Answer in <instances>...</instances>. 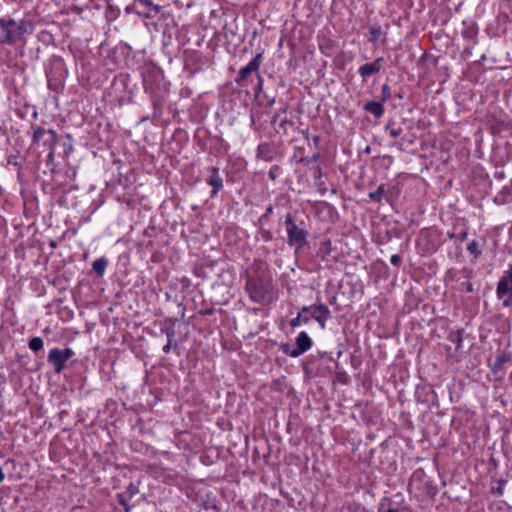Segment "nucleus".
Here are the masks:
<instances>
[{
    "instance_id": "1",
    "label": "nucleus",
    "mask_w": 512,
    "mask_h": 512,
    "mask_svg": "<svg viewBox=\"0 0 512 512\" xmlns=\"http://www.w3.org/2000/svg\"><path fill=\"white\" fill-rule=\"evenodd\" d=\"M31 23L0 18V43H15L23 34L32 33Z\"/></svg>"
},
{
    "instance_id": "2",
    "label": "nucleus",
    "mask_w": 512,
    "mask_h": 512,
    "mask_svg": "<svg viewBox=\"0 0 512 512\" xmlns=\"http://www.w3.org/2000/svg\"><path fill=\"white\" fill-rule=\"evenodd\" d=\"M272 285L268 280L262 277L247 276L245 290L250 299L258 304L265 305L271 301Z\"/></svg>"
},
{
    "instance_id": "3",
    "label": "nucleus",
    "mask_w": 512,
    "mask_h": 512,
    "mask_svg": "<svg viewBox=\"0 0 512 512\" xmlns=\"http://www.w3.org/2000/svg\"><path fill=\"white\" fill-rule=\"evenodd\" d=\"M284 223L287 232V244L294 247L296 251L302 249L307 244L308 231L299 227L290 213L285 216Z\"/></svg>"
},
{
    "instance_id": "4",
    "label": "nucleus",
    "mask_w": 512,
    "mask_h": 512,
    "mask_svg": "<svg viewBox=\"0 0 512 512\" xmlns=\"http://www.w3.org/2000/svg\"><path fill=\"white\" fill-rule=\"evenodd\" d=\"M498 299L503 300V305L508 307L512 303V265L504 271L496 288Z\"/></svg>"
},
{
    "instance_id": "5",
    "label": "nucleus",
    "mask_w": 512,
    "mask_h": 512,
    "mask_svg": "<svg viewBox=\"0 0 512 512\" xmlns=\"http://www.w3.org/2000/svg\"><path fill=\"white\" fill-rule=\"evenodd\" d=\"M73 354L74 352L71 348H54L50 350L48 354V362L54 366L56 373H60L65 367V362L71 358Z\"/></svg>"
},
{
    "instance_id": "6",
    "label": "nucleus",
    "mask_w": 512,
    "mask_h": 512,
    "mask_svg": "<svg viewBox=\"0 0 512 512\" xmlns=\"http://www.w3.org/2000/svg\"><path fill=\"white\" fill-rule=\"evenodd\" d=\"M46 76L49 88L54 91L60 90L63 87L65 79L63 64L61 62L55 63L53 67L46 72Z\"/></svg>"
},
{
    "instance_id": "7",
    "label": "nucleus",
    "mask_w": 512,
    "mask_h": 512,
    "mask_svg": "<svg viewBox=\"0 0 512 512\" xmlns=\"http://www.w3.org/2000/svg\"><path fill=\"white\" fill-rule=\"evenodd\" d=\"M44 139V145L49 148L48 158L51 159L54 154V147L57 143V134L53 130L45 131L44 129H38L34 132V140Z\"/></svg>"
},
{
    "instance_id": "8",
    "label": "nucleus",
    "mask_w": 512,
    "mask_h": 512,
    "mask_svg": "<svg viewBox=\"0 0 512 512\" xmlns=\"http://www.w3.org/2000/svg\"><path fill=\"white\" fill-rule=\"evenodd\" d=\"M262 60V54H257L247 66L240 69L237 78L235 79V82L242 86L244 84V81L246 80L247 76L251 74L254 71H258L260 64Z\"/></svg>"
},
{
    "instance_id": "9",
    "label": "nucleus",
    "mask_w": 512,
    "mask_h": 512,
    "mask_svg": "<svg viewBox=\"0 0 512 512\" xmlns=\"http://www.w3.org/2000/svg\"><path fill=\"white\" fill-rule=\"evenodd\" d=\"M134 8L138 14L145 17H151L160 11V7L153 4L151 0H135Z\"/></svg>"
},
{
    "instance_id": "10",
    "label": "nucleus",
    "mask_w": 512,
    "mask_h": 512,
    "mask_svg": "<svg viewBox=\"0 0 512 512\" xmlns=\"http://www.w3.org/2000/svg\"><path fill=\"white\" fill-rule=\"evenodd\" d=\"M383 58H377L372 63H366L359 68V74L362 77V80L365 81L366 78L378 74L382 69Z\"/></svg>"
},
{
    "instance_id": "11",
    "label": "nucleus",
    "mask_w": 512,
    "mask_h": 512,
    "mask_svg": "<svg viewBox=\"0 0 512 512\" xmlns=\"http://www.w3.org/2000/svg\"><path fill=\"white\" fill-rule=\"evenodd\" d=\"M209 176L206 179V182L212 186V195H215L223 188V180L219 175V168L210 167L208 168Z\"/></svg>"
},
{
    "instance_id": "12",
    "label": "nucleus",
    "mask_w": 512,
    "mask_h": 512,
    "mask_svg": "<svg viewBox=\"0 0 512 512\" xmlns=\"http://www.w3.org/2000/svg\"><path fill=\"white\" fill-rule=\"evenodd\" d=\"M302 312H309L315 320L323 318V316H331L329 308L324 304L304 306Z\"/></svg>"
},
{
    "instance_id": "13",
    "label": "nucleus",
    "mask_w": 512,
    "mask_h": 512,
    "mask_svg": "<svg viewBox=\"0 0 512 512\" xmlns=\"http://www.w3.org/2000/svg\"><path fill=\"white\" fill-rule=\"evenodd\" d=\"M312 346V340L306 332H301L296 337V349L295 354H303L308 351Z\"/></svg>"
},
{
    "instance_id": "14",
    "label": "nucleus",
    "mask_w": 512,
    "mask_h": 512,
    "mask_svg": "<svg viewBox=\"0 0 512 512\" xmlns=\"http://www.w3.org/2000/svg\"><path fill=\"white\" fill-rule=\"evenodd\" d=\"M364 110L367 112L373 114L375 117L380 118L384 112L385 109L383 105L380 102L377 101H369L364 105Z\"/></svg>"
},
{
    "instance_id": "15",
    "label": "nucleus",
    "mask_w": 512,
    "mask_h": 512,
    "mask_svg": "<svg viewBox=\"0 0 512 512\" xmlns=\"http://www.w3.org/2000/svg\"><path fill=\"white\" fill-rule=\"evenodd\" d=\"M508 361H510V356L507 353H505V352L498 353L495 357L494 363L491 366L492 370L494 372L501 370L503 368L504 364L507 363Z\"/></svg>"
},
{
    "instance_id": "16",
    "label": "nucleus",
    "mask_w": 512,
    "mask_h": 512,
    "mask_svg": "<svg viewBox=\"0 0 512 512\" xmlns=\"http://www.w3.org/2000/svg\"><path fill=\"white\" fill-rule=\"evenodd\" d=\"M385 129L389 132L390 137H392L394 139L398 138L403 132L402 127L397 126L394 121H389L386 124Z\"/></svg>"
},
{
    "instance_id": "17",
    "label": "nucleus",
    "mask_w": 512,
    "mask_h": 512,
    "mask_svg": "<svg viewBox=\"0 0 512 512\" xmlns=\"http://www.w3.org/2000/svg\"><path fill=\"white\" fill-rule=\"evenodd\" d=\"M381 27L379 25H373L369 28L368 41L375 42L381 35Z\"/></svg>"
},
{
    "instance_id": "18",
    "label": "nucleus",
    "mask_w": 512,
    "mask_h": 512,
    "mask_svg": "<svg viewBox=\"0 0 512 512\" xmlns=\"http://www.w3.org/2000/svg\"><path fill=\"white\" fill-rule=\"evenodd\" d=\"M307 312H302V310L298 313L297 317L292 319L290 321V325L292 327H297L299 326L301 323H308L309 322V317L307 315H305Z\"/></svg>"
},
{
    "instance_id": "19",
    "label": "nucleus",
    "mask_w": 512,
    "mask_h": 512,
    "mask_svg": "<svg viewBox=\"0 0 512 512\" xmlns=\"http://www.w3.org/2000/svg\"><path fill=\"white\" fill-rule=\"evenodd\" d=\"M28 346L32 351L38 352L43 348V340L40 337H34L29 341Z\"/></svg>"
},
{
    "instance_id": "20",
    "label": "nucleus",
    "mask_w": 512,
    "mask_h": 512,
    "mask_svg": "<svg viewBox=\"0 0 512 512\" xmlns=\"http://www.w3.org/2000/svg\"><path fill=\"white\" fill-rule=\"evenodd\" d=\"M385 192V188H384V185H380L376 191L374 192H371L369 194V198L372 200V201H375V202H380L381 199H382V196Z\"/></svg>"
},
{
    "instance_id": "21",
    "label": "nucleus",
    "mask_w": 512,
    "mask_h": 512,
    "mask_svg": "<svg viewBox=\"0 0 512 512\" xmlns=\"http://www.w3.org/2000/svg\"><path fill=\"white\" fill-rule=\"evenodd\" d=\"M467 250L473 254L476 258L482 254L481 249L479 248V244L476 240H473L469 243Z\"/></svg>"
},
{
    "instance_id": "22",
    "label": "nucleus",
    "mask_w": 512,
    "mask_h": 512,
    "mask_svg": "<svg viewBox=\"0 0 512 512\" xmlns=\"http://www.w3.org/2000/svg\"><path fill=\"white\" fill-rule=\"evenodd\" d=\"M281 350L284 354L290 356V357H298L300 354H295L297 352L296 348H293L290 344L285 343L281 345Z\"/></svg>"
},
{
    "instance_id": "23",
    "label": "nucleus",
    "mask_w": 512,
    "mask_h": 512,
    "mask_svg": "<svg viewBox=\"0 0 512 512\" xmlns=\"http://www.w3.org/2000/svg\"><path fill=\"white\" fill-rule=\"evenodd\" d=\"M449 340L456 344V349L460 348V345L462 343V336L460 332H452L449 334Z\"/></svg>"
},
{
    "instance_id": "24",
    "label": "nucleus",
    "mask_w": 512,
    "mask_h": 512,
    "mask_svg": "<svg viewBox=\"0 0 512 512\" xmlns=\"http://www.w3.org/2000/svg\"><path fill=\"white\" fill-rule=\"evenodd\" d=\"M166 334L168 336V342L163 347V352L165 354H168L170 352V350H171V343H172V337L174 336V331L173 330H166Z\"/></svg>"
},
{
    "instance_id": "25",
    "label": "nucleus",
    "mask_w": 512,
    "mask_h": 512,
    "mask_svg": "<svg viewBox=\"0 0 512 512\" xmlns=\"http://www.w3.org/2000/svg\"><path fill=\"white\" fill-rule=\"evenodd\" d=\"M391 96V90H390V87L389 85L387 84H383L382 85V96H381V100L383 102H386Z\"/></svg>"
},
{
    "instance_id": "26",
    "label": "nucleus",
    "mask_w": 512,
    "mask_h": 512,
    "mask_svg": "<svg viewBox=\"0 0 512 512\" xmlns=\"http://www.w3.org/2000/svg\"><path fill=\"white\" fill-rule=\"evenodd\" d=\"M107 260L104 258L98 259V276H101L107 266Z\"/></svg>"
},
{
    "instance_id": "27",
    "label": "nucleus",
    "mask_w": 512,
    "mask_h": 512,
    "mask_svg": "<svg viewBox=\"0 0 512 512\" xmlns=\"http://www.w3.org/2000/svg\"><path fill=\"white\" fill-rule=\"evenodd\" d=\"M390 262L394 266H399L400 263H401V258H400L399 255L394 254V255L391 256Z\"/></svg>"
},
{
    "instance_id": "28",
    "label": "nucleus",
    "mask_w": 512,
    "mask_h": 512,
    "mask_svg": "<svg viewBox=\"0 0 512 512\" xmlns=\"http://www.w3.org/2000/svg\"><path fill=\"white\" fill-rule=\"evenodd\" d=\"M330 317H331V316H323V318H319V319H317L316 321L319 323L320 327H321L322 329H324V328H325V326H326V321H327Z\"/></svg>"
},
{
    "instance_id": "29",
    "label": "nucleus",
    "mask_w": 512,
    "mask_h": 512,
    "mask_svg": "<svg viewBox=\"0 0 512 512\" xmlns=\"http://www.w3.org/2000/svg\"><path fill=\"white\" fill-rule=\"evenodd\" d=\"M118 497H119V502H120V504H121V505H123V506L125 507V510H126V512H127L129 508H128V506H127V502H126V499H125V495H124V494H119V495H118Z\"/></svg>"
},
{
    "instance_id": "30",
    "label": "nucleus",
    "mask_w": 512,
    "mask_h": 512,
    "mask_svg": "<svg viewBox=\"0 0 512 512\" xmlns=\"http://www.w3.org/2000/svg\"><path fill=\"white\" fill-rule=\"evenodd\" d=\"M461 285L464 287L466 292H468V293L473 292V285H472V283H470V282H463Z\"/></svg>"
},
{
    "instance_id": "31",
    "label": "nucleus",
    "mask_w": 512,
    "mask_h": 512,
    "mask_svg": "<svg viewBox=\"0 0 512 512\" xmlns=\"http://www.w3.org/2000/svg\"><path fill=\"white\" fill-rule=\"evenodd\" d=\"M475 33L474 31V25L472 24L468 30L464 31L463 34L466 36H471Z\"/></svg>"
},
{
    "instance_id": "32",
    "label": "nucleus",
    "mask_w": 512,
    "mask_h": 512,
    "mask_svg": "<svg viewBox=\"0 0 512 512\" xmlns=\"http://www.w3.org/2000/svg\"><path fill=\"white\" fill-rule=\"evenodd\" d=\"M128 492H129L130 496H132L133 494H135L137 492V488L133 484H130L128 487Z\"/></svg>"
},
{
    "instance_id": "33",
    "label": "nucleus",
    "mask_w": 512,
    "mask_h": 512,
    "mask_svg": "<svg viewBox=\"0 0 512 512\" xmlns=\"http://www.w3.org/2000/svg\"><path fill=\"white\" fill-rule=\"evenodd\" d=\"M468 236V233L466 231H462L459 235H458V238L461 240V241H464L466 240Z\"/></svg>"
},
{
    "instance_id": "34",
    "label": "nucleus",
    "mask_w": 512,
    "mask_h": 512,
    "mask_svg": "<svg viewBox=\"0 0 512 512\" xmlns=\"http://www.w3.org/2000/svg\"><path fill=\"white\" fill-rule=\"evenodd\" d=\"M384 512H400V510L399 509H395V508H389V509H387Z\"/></svg>"
},
{
    "instance_id": "35",
    "label": "nucleus",
    "mask_w": 512,
    "mask_h": 512,
    "mask_svg": "<svg viewBox=\"0 0 512 512\" xmlns=\"http://www.w3.org/2000/svg\"><path fill=\"white\" fill-rule=\"evenodd\" d=\"M291 122L288 121V120H282L281 123H280V126H284L286 124H290Z\"/></svg>"
},
{
    "instance_id": "36",
    "label": "nucleus",
    "mask_w": 512,
    "mask_h": 512,
    "mask_svg": "<svg viewBox=\"0 0 512 512\" xmlns=\"http://www.w3.org/2000/svg\"><path fill=\"white\" fill-rule=\"evenodd\" d=\"M272 238V235L270 232H267L265 235V240H270Z\"/></svg>"
},
{
    "instance_id": "37",
    "label": "nucleus",
    "mask_w": 512,
    "mask_h": 512,
    "mask_svg": "<svg viewBox=\"0 0 512 512\" xmlns=\"http://www.w3.org/2000/svg\"><path fill=\"white\" fill-rule=\"evenodd\" d=\"M272 210H273V207L270 205V206L267 208V210H266V214L271 213V212H272Z\"/></svg>"
},
{
    "instance_id": "38",
    "label": "nucleus",
    "mask_w": 512,
    "mask_h": 512,
    "mask_svg": "<svg viewBox=\"0 0 512 512\" xmlns=\"http://www.w3.org/2000/svg\"><path fill=\"white\" fill-rule=\"evenodd\" d=\"M91 266L93 270H96V260L92 262Z\"/></svg>"
},
{
    "instance_id": "39",
    "label": "nucleus",
    "mask_w": 512,
    "mask_h": 512,
    "mask_svg": "<svg viewBox=\"0 0 512 512\" xmlns=\"http://www.w3.org/2000/svg\"><path fill=\"white\" fill-rule=\"evenodd\" d=\"M320 176H321V169H320V168H318V169H317V177H320Z\"/></svg>"
}]
</instances>
